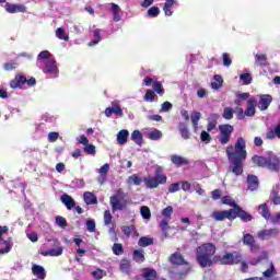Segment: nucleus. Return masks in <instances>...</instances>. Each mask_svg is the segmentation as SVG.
I'll return each instance as SVG.
<instances>
[{
    "instance_id": "f257e3e1",
    "label": "nucleus",
    "mask_w": 280,
    "mask_h": 280,
    "mask_svg": "<svg viewBox=\"0 0 280 280\" xmlns=\"http://www.w3.org/2000/svg\"><path fill=\"white\" fill-rule=\"evenodd\" d=\"M226 156L231 165V172L235 176H242L244 174L243 163L246 161V141L244 138H238L235 145L226 148Z\"/></svg>"
},
{
    "instance_id": "f03ea898",
    "label": "nucleus",
    "mask_w": 280,
    "mask_h": 280,
    "mask_svg": "<svg viewBox=\"0 0 280 280\" xmlns=\"http://www.w3.org/2000/svg\"><path fill=\"white\" fill-rule=\"evenodd\" d=\"M36 65L44 73L52 75V78H58V65H56V59L51 56V52L48 50H43L37 56Z\"/></svg>"
},
{
    "instance_id": "7ed1b4c3",
    "label": "nucleus",
    "mask_w": 280,
    "mask_h": 280,
    "mask_svg": "<svg viewBox=\"0 0 280 280\" xmlns=\"http://www.w3.org/2000/svg\"><path fill=\"white\" fill-rule=\"evenodd\" d=\"M197 261L201 268H207L213 265L211 257L215 255V245L211 243H206L197 248Z\"/></svg>"
},
{
    "instance_id": "20e7f679",
    "label": "nucleus",
    "mask_w": 280,
    "mask_h": 280,
    "mask_svg": "<svg viewBox=\"0 0 280 280\" xmlns=\"http://www.w3.org/2000/svg\"><path fill=\"white\" fill-rule=\"evenodd\" d=\"M252 161L258 167H268L272 172H277L279 170V158L275 155V153H269L268 156H259L254 155Z\"/></svg>"
},
{
    "instance_id": "39448f33",
    "label": "nucleus",
    "mask_w": 280,
    "mask_h": 280,
    "mask_svg": "<svg viewBox=\"0 0 280 280\" xmlns=\"http://www.w3.org/2000/svg\"><path fill=\"white\" fill-rule=\"evenodd\" d=\"M143 183L148 189H156L159 185H165V183H167V176L163 174V167L158 166L155 168V176L144 177Z\"/></svg>"
},
{
    "instance_id": "423d86ee",
    "label": "nucleus",
    "mask_w": 280,
    "mask_h": 280,
    "mask_svg": "<svg viewBox=\"0 0 280 280\" xmlns=\"http://www.w3.org/2000/svg\"><path fill=\"white\" fill-rule=\"evenodd\" d=\"M215 259H219L223 266H233V264L242 262V254L238 252L226 253L222 257L215 256Z\"/></svg>"
},
{
    "instance_id": "0eeeda50",
    "label": "nucleus",
    "mask_w": 280,
    "mask_h": 280,
    "mask_svg": "<svg viewBox=\"0 0 280 280\" xmlns=\"http://www.w3.org/2000/svg\"><path fill=\"white\" fill-rule=\"evenodd\" d=\"M233 126L231 125H220L219 126V142L221 143V145H226V143H229V141H231V136L233 135Z\"/></svg>"
},
{
    "instance_id": "6e6552de",
    "label": "nucleus",
    "mask_w": 280,
    "mask_h": 280,
    "mask_svg": "<svg viewBox=\"0 0 280 280\" xmlns=\"http://www.w3.org/2000/svg\"><path fill=\"white\" fill-rule=\"evenodd\" d=\"M122 198L124 196L119 191L110 197L109 202L113 211H122V209H126V201L121 200Z\"/></svg>"
},
{
    "instance_id": "1a4fd4ad",
    "label": "nucleus",
    "mask_w": 280,
    "mask_h": 280,
    "mask_svg": "<svg viewBox=\"0 0 280 280\" xmlns=\"http://www.w3.org/2000/svg\"><path fill=\"white\" fill-rule=\"evenodd\" d=\"M211 218L217 222H222V220H235V214L233 209L224 210V211H214L211 214Z\"/></svg>"
},
{
    "instance_id": "9d476101",
    "label": "nucleus",
    "mask_w": 280,
    "mask_h": 280,
    "mask_svg": "<svg viewBox=\"0 0 280 280\" xmlns=\"http://www.w3.org/2000/svg\"><path fill=\"white\" fill-rule=\"evenodd\" d=\"M280 233V230L277 228L262 230L257 233L259 240H272V237H277Z\"/></svg>"
},
{
    "instance_id": "9b49d317",
    "label": "nucleus",
    "mask_w": 280,
    "mask_h": 280,
    "mask_svg": "<svg viewBox=\"0 0 280 280\" xmlns=\"http://www.w3.org/2000/svg\"><path fill=\"white\" fill-rule=\"evenodd\" d=\"M258 97L259 101L256 103V106H258L259 110H268V107L272 104V96L270 94H262Z\"/></svg>"
},
{
    "instance_id": "f8f14e48",
    "label": "nucleus",
    "mask_w": 280,
    "mask_h": 280,
    "mask_svg": "<svg viewBox=\"0 0 280 280\" xmlns=\"http://www.w3.org/2000/svg\"><path fill=\"white\" fill-rule=\"evenodd\" d=\"M243 244H245V246H249L252 253H257V250H259V245H257L255 237L250 234H244Z\"/></svg>"
},
{
    "instance_id": "ddd939ff",
    "label": "nucleus",
    "mask_w": 280,
    "mask_h": 280,
    "mask_svg": "<svg viewBox=\"0 0 280 280\" xmlns=\"http://www.w3.org/2000/svg\"><path fill=\"white\" fill-rule=\"evenodd\" d=\"M232 211H234V220L235 218H241V220L243 222H250V220H253V215H250L249 213H247L246 211L242 210V208L235 207L232 209Z\"/></svg>"
},
{
    "instance_id": "4468645a",
    "label": "nucleus",
    "mask_w": 280,
    "mask_h": 280,
    "mask_svg": "<svg viewBox=\"0 0 280 280\" xmlns=\"http://www.w3.org/2000/svg\"><path fill=\"white\" fill-rule=\"evenodd\" d=\"M113 114L118 115V117H124V110L121 109L119 104H117V102H113L112 107H107L105 109L106 117H110V115Z\"/></svg>"
},
{
    "instance_id": "2eb2a0df",
    "label": "nucleus",
    "mask_w": 280,
    "mask_h": 280,
    "mask_svg": "<svg viewBox=\"0 0 280 280\" xmlns=\"http://www.w3.org/2000/svg\"><path fill=\"white\" fill-rule=\"evenodd\" d=\"M109 171H110V164L108 163L104 164L101 168L97 170V173L100 174L97 182L100 183V185H104V183H106Z\"/></svg>"
},
{
    "instance_id": "dca6fc26",
    "label": "nucleus",
    "mask_w": 280,
    "mask_h": 280,
    "mask_svg": "<svg viewBox=\"0 0 280 280\" xmlns=\"http://www.w3.org/2000/svg\"><path fill=\"white\" fill-rule=\"evenodd\" d=\"M255 106H257V97H252L247 101V108L245 109L246 117H255Z\"/></svg>"
},
{
    "instance_id": "f3484780",
    "label": "nucleus",
    "mask_w": 280,
    "mask_h": 280,
    "mask_svg": "<svg viewBox=\"0 0 280 280\" xmlns=\"http://www.w3.org/2000/svg\"><path fill=\"white\" fill-rule=\"evenodd\" d=\"M5 10L9 14H16V12H27V7L24 4H5Z\"/></svg>"
},
{
    "instance_id": "a211bd4d",
    "label": "nucleus",
    "mask_w": 280,
    "mask_h": 280,
    "mask_svg": "<svg viewBox=\"0 0 280 280\" xmlns=\"http://www.w3.org/2000/svg\"><path fill=\"white\" fill-rule=\"evenodd\" d=\"M32 272L37 279L44 280L45 277H47V272L45 271V268L40 265H33Z\"/></svg>"
},
{
    "instance_id": "6ab92c4d",
    "label": "nucleus",
    "mask_w": 280,
    "mask_h": 280,
    "mask_svg": "<svg viewBox=\"0 0 280 280\" xmlns=\"http://www.w3.org/2000/svg\"><path fill=\"white\" fill-rule=\"evenodd\" d=\"M121 232L124 233V235H126V237H130V235L132 237H139V232H137V228H135V225H122Z\"/></svg>"
},
{
    "instance_id": "aec40b11",
    "label": "nucleus",
    "mask_w": 280,
    "mask_h": 280,
    "mask_svg": "<svg viewBox=\"0 0 280 280\" xmlns=\"http://www.w3.org/2000/svg\"><path fill=\"white\" fill-rule=\"evenodd\" d=\"M63 250L62 246H57L56 248L42 252V255L44 257H60Z\"/></svg>"
},
{
    "instance_id": "412c9836",
    "label": "nucleus",
    "mask_w": 280,
    "mask_h": 280,
    "mask_svg": "<svg viewBox=\"0 0 280 280\" xmlns=\"http://www.w3.org/2000/svg\"><path fill=\"white\" fill-rule=\"evenodd\" d=\"M247 185L249 191H255L259 188V179L255 175H248L247 176Z\"/></svg>"
},
{
    "instance_id": "4be33fe9",
    "label": "nucleus",
    "mask_w": 280,
    "mask_h": 280,
    "mask_svg": "<svg viewBox=\"0 0 280 280\" xmlns=\"http://www.w3.org/2000/svg\"><path fill=\"white\" fill-rule=\"evenodd\" d=\"M109 5H110L109 10L113 13L114 21L116 23L121 21V8H119V5L115 3H110Z\"/></svg>"
},
{
    "instance_id": "5701e85b",
    "label": "nucleus",
    "mask_w": 280,
    "mask_h": 280,
    "mask_svg": "<svg viewBox=\"0 0 280 280\" xmlns=\"http://www.w3.org/2000/svg\"><path fill=\"white\" fill-rule=\"evenodd\" d=\"M267 270H265L262 272V277H265V279H273L272 277H275V275H277V269L275 268V264L267 261Z\"/></svg>"
},
{
    "instance_id": "b1692460",
    "label": "nucleus",
    "mask_w": 280,
    "mask_h": 280,
    "mask_svg": "<svg viewBox=\"0 0 280 280\" xmlns=\"http://www.w3.org/2000/svg\"><path fill=\"white\" fill-rule=\"evenodd\" d=\"M170 273L173 279L179 280V279H183V277H185V275H187V270H183V269H180V267H173L170 270Z\"/></svg>"
},
{
    "instance_id": "393cba45",
    "label": "nucleus",
    "mask_w": 280,
    "mask_h": 280,
    "mask_svg": "<svg viewBox=\"0 0 280 280\" xmlns=\"http://www.w3.org/2000/svg\"><path fill=\"white\" fill-rule=\"evenodd\" d=\"M219 118L220 116L218 114H210V116L208 117V132H211V130H215V126H218Z\"/></svg>"
},
{
    "instance_id": "a878e982",
    "label": "nucleus",
    "mask_w": 280,
    "mask_h": 280,
    "mask_svg": "<svg viewBox=\"0 0 280 280\" xmlns=\"http://www.w3.org/2000/svg\"><path fill=\"white\" fill-rule=\"evenodd\" d=\"M130 132L128 130L122 129L117 133V143L118 145H126L128 143V137Z\"/></svg>"
},
{
    "instance_id": "bb28decb",
    "label": "nucleus",
    "mask_w": 280,
    "mask_h": 280,
    "mask_svg": "<svg viewBox=\"0 0 280 280\" xmlns=\"http://www.w3.org/2000/svg\"><path fill=\"white\" fill-rule=\"evenodd\" d=\"M171 162L174 165H177V167H180V165H189V160L176 154L171 155Z\"/></svg>"
},
{
    "instance_id": "cd10ccee",
    "label": "nucleus",
    "mask_w": 280,
    "mask_h": 280,
    "mask_svg": "<svg viewBox=\"0 0 280 280\" xmlns=\"http://www.w3.org/2000/svg\"><path fill=\"white\" fill-rule=\"evenodd\" d=\"M61 202L67 207V209L71 210L75 207V200L71 198V196L63 194L61 196Z\"/></svg>"
},
{
    "instance_id": "c85d7f7f",
    "label": "nucleus",
    "mask_w": 280,
    "mask_h": 280,
    "mask_svg": "<svg viewBox=\"0 0 280 280\" xmlns=\"http://www.w3.org/2000/svg\"><path fill=\"white\" fill-rule=\"evenodd\" d=\"M171 264H174L175 266H183L185 264V258H183V255L180 253H174L170 257Z\"/></svg>"
},
{
    "instance_id": "c756f323",
    "label": "nucleus",
    "mask_w": 280,
    "mask_h": 280,
    "mask_svg": "<svg viewBox=\"0 0 280 280\" xmlns=\"http://www.w3.org/2000/svg\"><path fill=\"white\" fill-rule=\"evenodd\" d=\"M133 261L137 264H143V261H145V252H143V249H135Z\"/></svg>"
},
{
    "instance_id": "7c9ffc66",
    "label": "nucleus",
    "mask_w": 280,
    "mask_h": 280,
    "mask_svg": "<svg viewBox=\"0 0 280 280\" xmlns=\"http://www.w3.org/2000/svg\"><path fill=\"white\" fill-rule=\"evenodd\" d=\"M268 62V56L266 54H256L255 55V65L258 67H266Z\"/></svg>"
},
{
    "instance_id": "2f4dec72",
    "label": "nucleus",
    "mask_w": 280,
    "mask_h": 280,
    "mask_svg": "<svg viewBox=\"0 0 280 280\" xmlns=\"http://www.w3.org/2000/svg\"><path fill=\"white\" fill-rule=\"evenodd\" d=\"M131 141H135L137 145H142L143 144V133L139 130H135L131 133Z\"/></svg>"
},
{
    "instance_id": "473e14b6",
    "label": "nucleus",
    "mask_w": 280,
    "mask_h": 280,
    "mask_svg": "<svg viewBox=\"0 0 280 280\" xmlns=\"http://www.w3.org/2000/svg\"><path fill=\"white\" fill-rule=\"evenodd\" d=\"M0 245L4 246L0 248V255H5L12 250V244L10 242L0 238Z\"/></svg>"
},
{
    "instance_id": "72a5a7b5",
    "label": "nucleus",
    "mask_w": 280,
    "mask_h": 280,
    "mask_svg": "<svg viewBox=\"0 0 280 280\" xmlns=\"http://www.w3.org/2000/svg\"><path fill=\"white\" fill-rule=\"evenodd\" d=\"M83 198L85 205H97V197L92 192H84Z\"/></svg>"
},
{
    "instance_id": "f704fd0d",
    "label": "nucleus",
    "mask_w": 280,
    "mask_h": 280,
    "mask_svg": "<svg viewBox=\"0 0 280 280\" xmlns=\"http://www.w3.org/2000/svg\"><path fill=\"white\" fill-rule=\"evenodd\" d=\"M152 244H154V240L150 238L148 236H142L138 241V246H141L142 248H145L148 246H152Z\"/></svg>"
},
{
    "instance_id": "c9c22d12",
    "label": "nucleus",
    "mask_w": 280,
    "mask_h": 280,
    "mask_svg": "<svg viewBox=\"0 0 280 280\" xmlns=\"http://www.w3.org/2000/svg\"><path fill=\"white\" fill-rule=\"evenodd\" d=\"M148 139H151V141H159V139H163V132L159 129H154L148 133Z\"/></svg>"
},
{
    "instance_id": "e433bc0d",
    "label": "nucleus",
    "mask_w": 280,
    "mask_h": 280,
    "mask_svg": "<svg viewBox=\"0 0 280 280\" xmlns=\"http://www.w3.org/2000/svg\"><path fill=\"white\" fill-rule=\"evenodd\" d=\"M160 229L164 234V237H170V234H167V231H170V219L162 220L160 222Z\"/></svg>"
},
{
    "instance_id": "4c0bfd02",
    "label": "nucleus",
    "mask_w": 280,
    "mask_h": 280,
    "mask_svg": "<svg viewBox=\"0 0 280 280\" xmlns=\"http://www.w3.org/2000/svg\"><path fill=\"white\" fill-rule=\"evenodd\" d=\"M100 40H102V30L96 28L94 30V39L89 43V47H95Z\"/></svg>"
},
{
    "instance_id": "58836bf2",
    "label": "nucleus",
    "mask_w": 280,
    "mask_h": 280,
    "mask_svg": "<svg viewBox=\"0 0 280 280\" xmlns=\"http://www.w3.org/2000/svg\"><path fill=\"white\" fill-rule=\"evenodd\" d=\"M200 117H202V114H200V112H194L190 116L195 130H198V121H200Z\"/></svg>"
},
{
    "instance_id": "ea45409f",
    "label": "nucleus",
    "mask_w": 280,
    "mask_h": 280,
    "mask_svg": "<svg viewBox=\"0 0 280 280\" xmlns=\"http://www.w3.org/2000/svg\"><path fill=\"white\" fill-rule=\"evenodd\" d=\"M259 211L262 218H265V220H270V210L268 209V205L266 203L260 205Z\"/></svg>"
},
{
    "instance_id": "a19ab883",
    "label": "nucleus",
    "mask_w": 280,
    "mask_h": 280,
    "mask_svg": "<svg viewBox=\"0 0 280 280\" xmlns=\"http://www.w3.org/2000/svg\"><path fill=\"white\" fill-rule=\"evenodd\" d=\"M270 200L273 205H280V196H279V188H273L270 194Z\"/></svg>"
},
{
    "instance_id": "79ce46f5",
    "label": "nucleus",
    "mask_w": 280,
    "mask_h": 280,
    "mask_svg": "<svg viewBox=\"0 0 280 280\" xmlns=\"http://www.w3.org/2000/svg\"><path fill=\"white\" fill-rule=\"evenodd\" d=\"M152 86L153 91H155L158 95H164L165 90L163 89V83H161L160 81H154Z\"/></svg>"
},
{
    "instance_id": "37998d69",
    "label": "nucleus",
    "mask_w": 280,
    "mask_h": 280,
    "mask_svg": "<svg viewBox=\"0 0 280 280\" xmlns=\"http://www.w3.org/2000/svg\"><path fill=\"white\" fill-rule=\"evenodd\" d=\"M214 80H215V82L211 83L212 89H215V90L221 89L222 83L224 82L222 77L220 74H217V75H214Z\"/></svg>"
},
{
    "instance_id": "c03bdc74",
    "label": "nucleus",
    "mask_w": 280,
    "mask_h": 280,
    "mask_svg": "<svg viewBox=\"0 0 280 280\" xmlns=\"http://www.w3.org/2000/svg\"><path fill=\"white\" fill-rule=\"evenodd\" d=\"M140 213L144 220H150V218H152V212H150V208L148 206L141 207Z\"/></svg>"
},
{
    "instance_id": "a18cd8bd",
    "label": "nucleus",
    "mask_w": 280,
    "mask_h": 280,
    "mask_svg": "<svg viewBox=\"0 0 280 280\" xmlns=\"http://www.w3.org/2000/svg\"><path fill=\"white\" fill-rule=\"evenodd\" d=\"M56 36L60 40H69V35H67L62 27L56 30Z\"/></svg>"
},
{
    "instance_id": "49530a36",
    "label": "nucleus",
    "mask_w": 280,
    "mask_h": 280,
    "mask_svg": "<svg viewBox=\"0 0 280 280\" xmlns=\"http://www.w3.org/2000/svg\"><path fill=\"white\" fill-rule=\"evenodd\" d=\"M148 16H151L152 19H156L159 14H161V9L159 7H152L147 12Z\"/></svg>"
},
{
    "instance_id": "de8ad7c7",
    "label": "nucleus",
    "mask_w": 280,
    "mask_h": 280,
    "mask_svg": "<svg viewBox=\"0 0 280 280\" xmlns=\"http://www.w3.org/2000/svg\"><path fill=\"white\" fill-rule=\"evenodd\" d=\"M120 270L121 272L128 275V272H130V261H128L127 259H122L120 261Z\"/></svg>"
},
{
    "instance_id": "09e8293b",
    "label": "nucleus",
    "mask_w": 280,
    "mask_h": 280,
    "mask_svg": "<svg viewBox=\"0 0 280 280\" xmlns=\"http://www.w3.org/2000/svg\"><path fill=\"white\" fill-rule=\"evenodd\" d=\"M179 132L183 139H189V129H187L186 124H179Z\"/></svg>"
},
{
    "instance_id": "8fccbe9b",
    "label": "nucleus",
    "mask_w": 280,
    "mask_h": 280,
    "mask_svg": "<svg viewBox=\"0 0 280 280\" xmlns=\"http://www.w3.org/2000/svg\"><path fill=\"white\" fill-rule=\"evenodd\" d=\"M235 114V110L231 107H225L223 110V119H233V115Z\"/></svg>"
},
{
    "instance_id": "3c124183",
    "label": "nucleus",
    "mask_w": 280,
    "mask_h": 280,
    "mask_svg": "<svg viewBox=\"0 0 280 280\" xmlns=\"http://www.w3.org/2000/svg\"><path fill=\"white\" fill-rule=\"evenodd\" d=\"M240 80L243 82V84L248 85L253 82V77L250 73H243L240 75Z\"/></svg>"
},
{
    "instance_id": "603ef678",
    "label": "nucleus",
    "mask_w": 280,
    "mask_h": 280,
    "mask_svg": "<svg viewBox=\"0 0 280 280\" xmlns=\"http://www.w3.org/2000/svg\"><path fill=\"white\" fill-rule=\"evenodd\" d=\"M173 213L174 208H172V206H167L165 209L162 210V215L163 218H166V220H170Z\"/></svg>"
},
{
    "instance_id": "864d4df0",
    "label": "nucleus",
    "mask_w": 280,
    "mask_h": 280,
    "mask_svg": "<svg viewBox=\"0 0 280 280\" xmlns=\"http://www.w3.org/2000/svg\"><path fill=\"white\" fill-rule=\"evenodd\" d=\"M114 255H124V246L119 243L113 245Z\"/></svg>"
},
{
    "instance_id": "5fc2aeb1",
    "label": "nucleus",
    "mask_w": 280,
    "mask_h": 280,
    "mask_svg": "<svg viewBox=\"0 0 280 280\" xmlns=\"http://www.w3.org/2000/svg\"><path fill=\"white\" fill-rule=\"evenodd\" d=\"M113 222V214H110V210H106L104 212V224L105 226H108Z\"/></svg>"
},
{
    "instance_id": "6e6d98bb",
    "label": "nucleus",
    "mask_w": 280,
    "mask_h": 280,
    "mask_svg": "<svg viewBox=\"0 0 280 280\" xmlns=\"http://www.w3.org/2000/svg\"><path fill=\"white\" fill-rule=\"evenodd\" d=\"M154 97H156V94L152 90H148L144 94L145 102H154Z\"/></svg>"
},
{
    "instance_id": "4d7b16f0",
    "label": "nucleus",
    "mask_w": 280,
    "mask_h": 280,
    "mask_svg": "<svg viewBox=\"0 0 280 280\" xmlns=\"http://www.w3.org/2000/svg\"><path fill=\"white\" fill-rule=\"evenodd\" d=\"M222 202H223V205H229V207H234V209H235V207H238L235 203V201L233 199H231V197H229V196L223 197Z\"/></svg>"
},
{
    "instance_id": "13d9d810",
    "label": "nucleus",
    "mask_w": 280,
    "mask_h": 280,
    "mask_svg": "<svg viewBox=\"0 0 280 280\" xmlns=\"http://www.w3.org/2000/svg\"><path fill=\"white\" fill-rule=\"evenodd\" d=\"M56 224L61 229H67V219H65L63 217H57Z\"/></svg>"
},
{
    "instance_id": "bf43d9fd",
    "label": "nucleus",
    "mask_w": 280,
    "mask_h": 280,
    "mask_svg": "<svg viewBox=\"0 0 280 280\" xmlns=\"http://www.w3.org/2000/svg\"><path fill=\"white\" fill-rule=\"evenodd\" d=\"M83 151L85 152V154L95 155V145L88 143L85 144Z\"/></svg>"
},
{
    "instance_id": "052dcab7",
    "label": "nucleus",
    "mask_w": 280,
    "mask_h": 280,
    "mask_svg": "<svg viewBox=\"0 0 280 280\" xmlns=\"http://www.w3.org/2000/svg\"><path fill=\"white\" fill-rule=\"evenodd\" d=\"M92 276L94 277V279H103L106 276V272L102 269H96L92 272Z\"/></svg>"
},
{
    "instance_id": "680f3d73",
    "label": "nucleus",
    "mask_w": 280,
    "mask_h": 280,
    "mask_svg": "<svg viewBox=\"0 0 280 280\" xmlns=\"http://www.w3.org/2000/svg\"><path fill=\"white\" fill-rule=\"evenodd\" d=\"M173 107V105H172V103H170V102H164L163 104H162V107H161V109H160V113H170V110H171V108Z\"/></svg>"
},
{
    "instance_id": "e2e57ef3",
    "label": "nucleus",
    "mask_w": 280,
    "mask_h": 280,
    "mask_svg": "<svg viewBox=\"0 0 280 280\" xmlns=\"http://www.w3.org/2000/svg\"><path fill=\"white\" fill-rule=\"evenodd\" d=\"M223 65L224 67H231V65H233V61H231V55H229V52L223 54Z\"/></svg>"
},
{
    "instance_id": "0e129e2a",
    "label": "nucleus",
    "mask_w": 280,
    "mask_h": 280,
    "mask_svg": "<svg viewBox=\"0 0 280 280\" xmlns=\"http://www.w3.org/2000/svg\"><path fill=\"white\" fill-rule=\"evenodd\" d=\"M86 230L89 231V233H95V221L94 220L86 221Z\"/></svg>"
},
{
    "instance_id": "69168bd1",
    "label": "nucleus",
    "mask_w": 280,
    "mask_h": 280,
    "mask_svg": "<svg viewBox=\"0 0 280 280\" xmlns=\"http://www.w3.org/2000/svg\"><path fill=\"white\" fill-rule=\"evenodd\" d=\"M129 180L131 185H141V177H139L137 174L131 175Z\"/></svg>"
},
{
    "instance_id": "338daca9",
    "label": "nucleus",
    "mask_w": 280,
    "mask_h": 280,
    "mask_svg": "<svg viewBox=\"0 0 280 280\" xmlns=\"http://www.w3.org/2000/svg\"><path fill=\"white\" fill-rule=\"evenodd\" d=\"M200 139L205 143H210L211 142V135H209V132H207V131H202L201 136H200Z\"/></svg>"
},
{
    "instance_id": "774afa93",
    "label": "nucleus",
    "mask_w": 280,
    "mask_h": 280,
    "mask_svg": "<svg viewBox=\"0 0 280 280\" xmlns=\"http://www.w3.org/2000/svg\"><path fill=\"white\" fill-rule=\"evenodd\" d=\"M269 220H270L271 224H279V222H280V213L277 212L276 214L270 215Z\"/></svg>"
}]
</instances>
